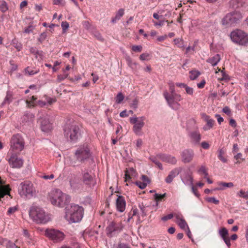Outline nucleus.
I'll list each match as a JSON object with an SVG mask.
<instances>
[{"instance_id":"obj_1","label":"nucleus","mask_w":248,"mask_h":248,"mask_svg":"<svg viewBox=\"0 0 248 248\" xmlns=\"http://www.w3.org/2000/svg\"><path fill=\"white\" fill-rule=\"evenodd\" d=\"M48 198L51 203L57 207H63L71 201L70 197L59 189H54L48 193Z\"/></svg>"},{"instance_id":"obj_2","label":"nucleus","mask_w":248,"mask_h":248,"mask_svg":"<svg viewBox=\"0 0 248 248\" xmlns=\"http://www.w3.org/2000/svg\"><path fill=\"white\" fill-rule=\"evenodd\" d=\"M64 218L70 223L78 222L81 220L84 215V209L82 206L72 204L65 209Z\"/></svg>"},{"instance_id":"obj_3","label":"nucleus","mask_w":248,"mask_h":248,"mask_svg":"<svg viewBox=\"0 0 248 248\" xmlns=\"http://www.w3.org/2000/svg\"><path fill=\"white\" fill-rule=\"evenodd\" d=\"M29 215L33 221L37 224H46L50 219L49 215L38 206H32L30 208Z\"/></svg>"},{"instance_id":"obj_4","label":"nucleus","mask_w":248,"mask_h":248,"mask_svg":"<svg viewBox=\"0 0 248 248\" xmlns=\"http://www.w3.org/2000/svg\"><path fill=\"white\" fill-rule=\"evenodd\" d=\"M18 192L22 197L31 199L36 194V190L33 184L29 181H25L20 184Z\"/></svg>"},{"instance_id":"obj_5","label":"nucleus","mask_w":248,"mask_h":248,"mask_svg":"<svg viewBox=\"0 0 248 248\" xmlns=\"http://www.w3.org/2000/svg\"><path fill=\"white\" fill-rule=\"evenodd\" d=\"M10 146L9 151L20 153L25 146L24 138L19 134L13 135L10 140Z\"/></svg>"},{"instance_id":"obj_6","label":"nucleus","mask_w":248,"mask_h":248,"mask_svg":"<svg viewBox=\"0 0 248 248\" xmlns=\"http://www.w3.org/2000/svg\"><path fill=\"white\" fill-rule=\"evenodd\" d=\"M242 18L241 13L235 11L227 14L222 19V24L227 27L234 26L240 22Z\"/></svg>"},{"instance_id":"obj_7","label":"nucleus","mask_w":248,"mask_h":248,"mask_svg":"<svg viewBox=\"0 0 248 248\" xmlns=\"http://www.w3.org/2000/svg\"><path fill=\"white\" fill-rule=\"evenodd\" d=\"M20 153L8 151L6 157L10 167L14 169L21 168L24 164V160L19 155Z\"/></svg>"},{"instance_id":"obj_8","label":"nucleus","mask_w":248,"mask_h":248,"mask_svg":"<svg viewBox=\"0 0 248 248\" xmlns=\"http://www.w3.org/2000/svg\"><path fill=\"white\" fill-rule=\"evenodd\" d=\"M63 130L64 136L71 141H76L80 135V129L78 125H65Z\"/></svg>"},{"instance_id":"obj_9","label":"nucleus","mask_w":248,"mask_h":248,"mask_svg":"<svg viewBox=\"0 0 248 248\" xmlns=\"http://www.w3.org/2000/svg\"><path fill=\"white\" fill-rule=\"evenodd\" d=\"M232 41L240 45H246L248 43V35L241 30H236L231 33Z\"/></svg>"},{"instance_id":"obj_10","label":"nucleus","mask_w":248,"mask_h":248,"mask_svg":"<svg viewBox=\"0 0 248 248\" xmlns=\"http://www.w3.org/2000/svg\"><path fill=\"white\" fill-rule=\"evenodd\" d=\"M45 235L55 243L62 241L65 237L62 232L54 229H46L45 231Z\"/></svg>"},{"instance_id":"obj_11","label":"nucleus","mask_w":248,"mask_h":248,"mask_svg":"<svg viewBox=\"0 0 248 248\" xmlns=\"http://www.w3.org/2000/svg\"><path fill=\"white\" fill-rule=\"evenodd\" d=\"M90 156V151L87 144H84L79 147L75 153L76 160L80 162H83Z\"/></svg>"},{"instance_id":"obj_12","label":"nucleus","mask_w":248,"mask_h":248,"mask_svg":"<svg viewBox=\"0 0 248 248\" xmlns=\"http://www.w3.org/2000/svg\"><path fill=\"white\" fill-rule=\"evenodd\" d=\"M123 228L121 222L112 221L109 223L106 229L107 235L112 236L113 234L120 232Z\"/></svg>"},{"instance_id":"obj_13","label":"nucleus","mask_w":248,"mask_h":248,"mask_svg":"<svg viewBox=\"0 0 248 248\" xmlns=\"http://www.w3.org/2000/svg\"><path fill=\"white\" fill-rule=\"evenodd\" d=\"M190 142L193 145H198L200 144L202 135L198 129L190 131L188 134Z\"/></svg>"},{"instance_id":"obj_14","label":"nucleus","mask_w":248,"mask_h":248,"mask_svg":"<svg viewBox=\"0 0 248 248\" xmlns=\"http://www.w3.org/2000/svg\"><path fill=\"white\" fill-rule=\"evenodd\" d=\"M181 155L182 161L184 163H189L192 160L194 153L193 150L187 149L182 152Z\"/></svg>"},{"instance_id":"obj_15","label":"nucleus","mask_w":248,"mask_h":248,"mask_svg":"<svg viewBox=\"0 0 248 248\" xmlns=\"http://www.w3.org/2000/svg\"><path fill=\"white\" fill-rule=\"evenodd\" d=\"M117 196L116 201V206L117 210L120 212H123L125 209L126 202L124 197L122 196Z\"/></svg>"},{"instance_id":"obj_16","label":"nucleus","mask_w":248,"mask_h":248,"mask_svg":"<svg viewBox=\"0 0 248 248\" xmlns=\"http://www.w3.org/2000/svg\"><path fill=\"white\" fill-rule=\"evenodd\" d=\"M181 178L185 185L188 186H192L193 185L192 172L189 170L182 173L181 175Z\"/></svg>"},{"instance_id":"obj_17","label":"nucleus","mask_w":248,"mask_h":248,"mask_svg":"<svg viewBox=\"0 0 248 248\" xmlns=\"http://www.w3.org/2000/svg\"><path fill=\"white\" fill-rule=\"evenodd\" d=\"M156 157L162 161L172 164H175L177 162L175 157L169 155L159 154L156 155Z\"/></svg>"},{"instance_id":"obj_18","label":"nucleus","mask_w":248,"mask_h":248,"mask_svg":"<svg viewBox=\"0 0 248 248\" xmlns=\"http://www.w3.org/2000/svg\"><path fill=\"white\" fill-rule=\"evenodd\" d=\"M164 96L168 105L170 108L175 110H177L179 109L180 107V104L178 103V101H174L173 100H172V99L169 97V93L168 92H165L164 93Z\"/></svg>"},{"instance_id":"obj_19","label":"nucleus","mask_w":248,"mask_h":248,"mask_svg":"<svg viewBox=\"0 0 248 248\" xmlns=\"http://www.w3.org/2000/svg\"><path fill=\"white\" fill-rule=\"evenodd\" d=\"M182 170V169L181 167L176 168L172 170L165 179L166 182L167 183H170L172 181L173 178L179 174Z\"/></svg>"},{"instance_id":"obj_20","label":"nucleus","mask_w":248,"mask_h":248,"mask_svg":"<svg viewBox=\"0 0 248 248\" xmlns=\"http://www.w3.org/2000/svg\"><path fill=\"white\" fill-rule=\"evenodd\" d=\"M175 217L176 219L175 222L181 229L185 230L186 228H188L187 224L185 220L182 217V215L177 214Z\"/></svg>"},{"instance_id":"obj_21","label":"nucleus","mask_w":248,"mask_h":248,"mask_svg":"<svg viewBox=\"0 0 248 248\" xmlns=\"http://www.w3.org/2000/svg\"><path fill=\"white\" fill-rule=\"evenodd\" d=\"M136 176V171L133 168L126 169L125 170V182L128 181L133 177Z\"/></svg>"},{"instance_id":"obj_22","label":"nucleus","mask_w":248,"mask_h":248,"mask_svg":"<svg viewBox=\"0 0 248 248\" xmlns=\"http://www.w3.org/2000/svg\"><path fill=\"white\" fill-rule=\"evenodd\" d=\"M34 117V115L30 112H27L22 117L23 123H32Z\"/></svg>"},{"instance_id":"obj_23","label":"nucleus","mask_w":248,"mask_h":248,"mask_svg":"<svg viewBox=\"0 0 248 248\" xmlns=\"http://www.w3.org/2000/svg\"><path fill=\"white\" fill-rule=\"evenodd\" d=\"M220 60V57L219 54H216L213 57L208 59L206 62L210 63L212 66H214L218 63Z\"/></svg>"},{"instance_id":"obj_24","label":"nucleus","mask_w":248,"mask_h":248,"mask_svg":"<svg viewBox=\"0 0 248 248\" xmlns=\"http://www.w3.org/2000/svg\"><path fill=\"white\" fill-rule=\"evenodd\" d=\"M82 180L86 185H90L93 181L92 176L88 172H85L83 175Z\"/></svg>"},{"instance_id":"obj_25","label":"nucleus","mask_w":248,"mask_h":248,"mask_svg":"<svg viewBox=\"0 0 248 248\" xmlns=\"http://www.w3.org/2000/svg\"><path fill=\"white\" fill-rule=\"evenodd\" d=\"M124 15V10L123 9H120L115 16L111 20L112 23H115L117 20H118Z\"/></svg>"},{"instance_id":"obj_26","label":"nucleus","mask_w":248,"mask_h":248,"mask_svg":"<svg viewBox=\"0 0 248 248\" xmlns=\"http://www.w3.org/2000/svg\"><path fill=\"white\" fill-rule=\"evenodd\" d=\"M207 170L208 169L205 166H202L198 170V172L200 174L204 175V178H207L208 175Z\"/></svg>"},{"instance_id":"obj_27","label":"nucleus","mask_w":248,"mask_h":248,"mask_svg":"<svg viewBox=\"0 0 248 248\" xmlns=\"http://www.w3.org/2000/svg\"><path fill=\"white\" fill-rule=\"evenodd\" d=\"M189 78L191 80L196 79L201 74L199 71L192 70L189 72Z\"/></svg>"},{"instance_id":"obj_28","label":"nucleus","mask_w":248,"mask_h":248,"mask_svg":"<svg viewBox=\"0 0 248 248\" xmlns=\"http://www.w3.org/2000/svg\"><path fill=\"white\" fill-rule=\"evenodd\" d=\"M202 119L207 122V124H213L215 122V120L210 118V116L207 115L205 114H202Z\"/></svg>"},{"instance_id":"obj_29","label":"nucleus","mask_w":248,"mask_h":248,"mask_svg":"<svg viewBox=\"0 0 248 248\" xmlns=\"http://www.w3.org/2000/svg\"><path fill=\"white\" fill-rule=\"evenodd\" d=\"M166 196V194L164 193L163 194H159L157 193H155L154 195V198L156 202H161L164 200V199Z\"/></svg>"},{"instance_id":"obj_30","label":"nucleus","mask_w":248,"mask_h":248,"mask_svg":"<svg viewBox=\"0 0 248 248\" xmlns=\"http://www.w3.org/2000/svg\"><path fill=\"white\" fill-rule=\"evenodd\" d=\"M219 233L222 239L228 237V231L225 228H222L219 232Z\"/></svg>"},{"instance_id":"obj_31","label":"nucleus","mask_w":248,"mask_h":248,"mask_svg":"<svg viewBox=\"0 0 248 248\" xmlns=\"http://www.w3.org/2000/svg\"><path fill=\"white\" fill-rule=\"evenodd\" d=\"M40 128L43 132L46 133L50 132L52 129L51 125H41Z\"/></svg>"},{"instance_id":"obj_32","label":"nucleus","mask_w":248,"mask_h":248,"mask_svg":"<svg viewBox=\"0 0 248 248\" xmlns=\"http://www.w3.org/2000/svg\"><path fill=\"white\" fill-rule=\"evenodd\" d=\"M12 93L10 91L7 92L6 96L4 99V103L9 104L12 101Z\"/></svg>"},{"instance_id":"obj_33","label":"nucleus","mask_w":248,"mask_h":248,"mask_svg":"<svg viewBox=\"0 0 248 248\" xmlns=\"http://www.w3.org/2000/svg\"><path fill=\"white\" fill-rule=\"evenodd\" d=\"M224 152L222 149H220L219 151V154L218 155V158L223 163L227 162V159L223 156Z\"/></svg>"},{"instance_id":"obj_34","label":"nucleus","mask_w":248,"mask_h":248,"mask_svg":"<svg viewBox=\"0 0 248 248\" xmlns=\"http://www.w3.org/2000/svg\"><path fill=\"white\" fill-rule=\"evenodd\" d=\"M237 195L240 197L243 198L246 200L248 199V191L246 192L242 189L237 193Z\"/></svg>"},{"instance_id":"obj_35","label":"nucleus","mask_w":248,"mask_h":248,"mask_svg":"<svg viewBox=\"0 0 248 248\" xmlns=\"http://www.w3.org/2000/svg\"><path fill=\"white\" fill-rule=\"evenodd\" d=\"M8 10L6 2L4 0L0 1V10L2 12H5Z\"/></svg>"},{"instance_id":"obj_36","label":"nucleus","mask_w":248,"mask_h":248,"mask_svg":"<svg viewBox=\"0 0 248 248\" xmlns=\"http://www.w3.org/2000/svg\"><path fill=\"white\" fill-rule=\"evenodd\" d=\"M124 99V95L121 92L119 93L115 98V101L117 104H120Z\"/></svg>"},{"instance_id":"obj_37","label":"nucleus","mask_w":248,"mask_h":248,"mask_svg":"<svg viewBox=\"0 0 248 248\" xmlns=\"http://www.w3.org/2000/svg\"><path fill=\"white\" fill-rule=\"evenodd\" d=\"M138 210L136 208H132L131 211L128 214V220L131 218L133 217L136 216L138 214Z\"/></svg>"},{"instance_id":"obj_38","label":"nucleus","mask_w":248,"mask_h":248,"mask_svg":"<svg viewBox=\"0 0 248 248\" xmlns=\"http://www.w3.org/2000/svg\"><path fill=\"white\" fill-rule=\"evenodd\" d=\"M142 125H134L133 129L136 134L140 135Z\"/></svg>"},{"instance_id":"obj_39","label":"nucleus","mask_w":248,"mask_h":248,"mask_svg":"<svg viewBox=\"0 0 248 248\" xmlns=\"http://www.w3.org/2000/svg\"><path fill=\"white\" fill-rule=\"evenodd\" d=\"M169 97H170V98L172 99V100H173L174 101H178V102L181 101L182 99L181 95L176 93H175L172 95L169 94Z\"/></svg>"},{"instance_id":"obj_40","label":"nucleus","mask_w":248,"mask_h":248,"mask_svg":"<svg viewBox=\"0 0 248 248\" xmlns=\"http://www.w3.org/2000/svg\"><path fill=\"white\" fill-rule=\"evenodd\" d=\"M30 51L31 53L34 54L35 56L36 59H37V56H41V52L39 51L38 50L36 49V48L31 47L30 49Z\"/></svg>"},{"instance_id":"obj_41","label":"nucleus","mask_w":248,"mask_h":248,"mask_svg":"<svg viewBox=\"0 0 248 248\" xmlns=\"http://www.w3.org/2000/svg\"><path fill=\"white\" fill-rule=\"evenodd\" d=\"M206 201L209 202L213 203L215 204H218L219 201L214 197H209L206 199Z\"/></svg>"},{"instance_id":"obj_42","label":"nucleus","mask_w":248,"mask_h":248,"mask_svg":"<svg viewBox=\"0 0 248 248\" xmlns=\"http://www.w3.org/2000/svg\"><path fill=\"white\" fill-rule=\"evenodd\" d=\"M218 185L220 186L223 187H231L233 186V184L232 183H225V182H220L218 184Z\"/></svg>"},{"instance_id":"obj_43","label":"nucleus","mask_w":248,"mask_h":248,"mask_svg":"<svg viewBox=\"0 0 248 248\" xmlns=\"http://www.w3.org/2000/svg\"><path fill=\"white\" fill-rule=\"evenodd\" d=\"M46 32H44L40 34L38 40L41 43H42L46 39Z\"/></svg>"},{"instance_id":"obj_44","label":"nucleus","mask_w":248,"mask_h":248,"mask_svg":"<svg viewBox=\"0 0 248 248\" xmlns=\"http://www.w3.org/2000/svg\"><path fill=\"white\" fill-rule=\"evenodd\" d=\"M6 248H20L18 246H17L15 243H13L12 241L9 240L8 243H7L6 246Z\"/></svg>"},{"instance_id":"obj_45","label":"nucleus","mask_w":248,"mask_h":248,"mask_svg":"<svg viewBox=\"0 0 248 248\" xmlns=\"http://www.w3.org/2000/svg\"><path fill=\"white\" fill-rule=\"evenodd\" d=\"M143 144V141L141 139H138L136 142L137 150L140 149Z\"/></svg>"},{"instance_id":"obj_46","label":"nucleus","mask_w":248,"mask_h":248,"mask_svg":"<svg viewBox=\"0 0 248 248\" xmlns=\"http://www.w3.org/2000/svg\"><path fill=\"white\" fill-rule=\"evenodd\" d=\"M68 76V74L64 73L63 75H59L58 76L57 80L59 82L63 80L64 79L66 78Z\"/></svg>"},{"instance_id":"obj_47","label":"nucleus","mask_w":248,"mask_h":248,"mask_svg":"<svg viewBox=\"0 0 248 248\" xmlns=\"http://www.w3.org/2000/svg\"><path fill=\"white\" fill-rule=\"evenodd\" d=\"M152 160L158 167L159 169H163L161 163L157 160L156 158H154L152 159Z\"/></svg>"},{"instance_id":"obj_48","label":"nucleus","mask_w":248,"mask_h":248,"mask_svg":"<svg viewBox=\"0 0 248 248\" xmlns=\"http://www.w3.org/2000/svg\"><path fill=\"white\" fill-rule=\"evenodd\" d=\"M152 160L158 167L159 169H163L161 163L157 160L156 158H154L152 159Z\"/></svg>"},{"instance_id":"obj_49","label":"nucleus","mask_w":248,"mask_h":248,"mask_svg":"<svg viewBox=\"0 0 248 248\" xmlns=\"http://www.w3.org/2000/svg\"><path fill=\"white\" fill-rule=\"evenodd\" d=\"M234 158L237 160V163H240L242 161L244 160L242 158V155L241 153H238L234 156Z\"/></svg>"},{"instance_id":"obj_50","label":"nucleus","mask_w":248,"mask_h":248,"mask_svg":"<svg viewBox=\"0 0 248 248\" xmlns=\"http://www.w3.org/2000/svg\"><path fill=\"white\" fill-rule=\"evenodd\" d=\"M62 30L65 31L69 28V23L66 21H63L61 24Z\"/></svg>"},{"instance_id":"obj_51","label":"nucleus","mask_w":248,"mask_h":248,"mask_svg":"<svg viewBox=\"0 0 248 248\" xmlns=\"http://www.w3.org/2000/svg\"><path fill=\"white\" fill-rule=\"evenodd\" d=\"M173 217V215L172 214H170L167 216H165L161 218V219L164 221H166L169 219H171Z\"/></svg>"},{"instance_id":"obj_52","label":"nucleus","mask_w":248,"mask_h":248,"mask_svg":"<svg viewBox=\"0 0 248 248\" xmlns=\"http://www.w3.org/2000/svg\"><path fill=\"white\" fill-rule=\"evenodd\" d=\"M114 248H131L127 245L124 243H119Z\"/></svg>"},{"instance_id":"obj_53","label":"nucleus","mask_w":248,"mask_h":248,"mask_svg":"<svg viewBox=\"0 0 248 248\" xmlns=\"http://www.w3.org/2000/svg\"><path fill=\"white\" fill-rule=\"evenodd\" d=\"M9 240L5 238H3L0 237V244L3 245L5 247L6 246L7 243H8Z\"/></svg>"},{"instance_id":"obj_54","label":"nucleus","mask_w":248,"mask_h":248,"mask_svg":"<svg viewBox=\"0 0 248 248\" xmlns=\"http://www.w3.org/2000/svg\"><path fill=\"white\" fill-rule=\"evenodd\" d=\"M132 49L134 51L140 52L142 50V46H132Z\"/></svg>"},{"instance_id":"obj_55","label":"nucleus","mask_w":248,"mask_h":248,"mask_svg":"<svg viewBox=\"0 0 248 248\" xmlns=\"http://www.w3.org/2000/svg\"><path fill=\"white\" fill-rule=\"evenodd\" d=\"M186 91V93L188 94L192 95L193 93V88L187 86V85L185 87Z\"/></svg>"},{"instance_id":"obj_56","label":"nucleus","mask_w":248,"mask_h":248,"mask_svg":"<svg viewBox=\"0 0 248 248\" xmlns=\"http://www.w3.org/2000/svg\"><path fill=\"white\" fill-rule=\"evenodd\" d=\"M138 101L137 98L134 99L132 101L131 106L134 108H136L138 107Z\"/></svg>"},{"instance_id":"obj_57","label":"nucleus","mask_w":248,"mask_h":248,"mask_svg":"<svg viewBox=\"0 0 248 248\" xmlns=\"http://www.w3.org/2000/svg\"><path fill=\"white\" fill-rule=\"evenodd\" d=\"M42 178L45 180L53 179L54 178V175L53 174L50 175H44L42 176Z\"/></svg>"},{"instance_id":"obj_58","label":"nucleus","mask_w":248,"mask_h":248,"mask_svg":"<svg viewBox=\"0 0 248 248\" xmlns=\"http://www.w3.org/2000/svg\"><path fill=\"white\" fill-rule=\"evenodd\" d=\"M16 210V208L15 207H10L8 209L7 214V215H11L15 213Z\"/></svg>"},{"instance_id":"obj_59","label":"nucleus","mask_w":248,"mask_h":248,"mask_svg":"<svg viewBox=\"0 0 248 248\" xmlns=\"http://www.w3.org/2000/svg\"><path fill=\"white\" fill-rule=\"evenodd\" d=\"M94 35L98 40L101 41H103L104 39L99 32H96L94 34Z\"/></svg>"},{"instance_id":"obj_60","label":"nucleus","mask_w":248,"mask_h":248,"mask_svg":"<svg viewBox=\"0 0 248 248\" xmlns=\"http://www.w3.org/2000/svg\"><path fill=\"white\" fill-rule=\"evenodd\" d=\"M60 248H80V247L78 244H76L75 245L72 246V247L64 245L62 246Z\"/></svg>"},{"instance_id":"obj_61","label":"nucleus","mask_w":248,"mask_h":248,"mask_svg":"<svg viewBox=\"0 0 248 248\" xmlns=\"http://www.w3.org/2000/svg\"><path fill=\"white\" fill-rule=\"evenodd\" d=\"M223 112L226 114H227L228 115H230L231 114V110L230 108L228 107H225L223 108L222 110Z\"/></svg>"},{"instance_id":"obj_62","label":"nucleus","mask_w":248,"mask_h":248,"mask_svg":"<svg viewBox=\"0 0 248 248\" xmlns=\"http://www.w3.org/2000/svg\"><path fill=\"white\" fill-rule=\"evenodd\" d=\"M226 245L229 248L230 247L231 244L230 242V238L228 237L223 239Z\"/></svg>"},{"instance_id":"obj_63","label":"nucleus","mask_w":248,"mask_h":248,"mask_svg":"<svg viewBox=\"0 0 248 248\" xmlns=\"http://www.w3.org/2000/svg\"><path fill=\"white\" fill-rule=\"evenodd\" d=\"M33 31V27L32 26H29L27 28L25 31L24 32L26 33H30L31 32Z\"/></svg>"},{"instance_id":"obj_64","label":"nucleus","mask_w":248,"mask_h":248,"mask_svg":"<svg viewBox=\"0 0 248 248\" xmlns=\"http://www.w3.org/2000/svg\"><path fill=\"white\" fill-rule=\"evenodd\" d=\"M201 146L204 149H208L209 148V144L206 141L202 142Z\"/></svg>"}]
</instances>
